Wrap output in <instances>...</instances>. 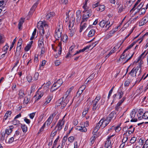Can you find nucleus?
Masks as SVG:
<instances>
[{
    "label": "nucleus",
    "mask_w": 148,
    "mask_h": 148,
    "mask_svg": "<svg viewBox=\"0 0 148 148\" xmlns=\"http://www.w3.org/2000/svg\"><path fill=\"white\" fill-rule=\"evenodd\" d=\"M75 47V46L74 45H73L71 46V47L70 48L69 52L66 55V58H67L69 57H71V56H73L71 54V53L72 51Z\"/></svg>",
    "instance_id": "obj_20"
},
{
    "label": "nucleus",
    "mask_w": 148,
    "mask_h": 148,
    "mask_svg": "<svg viewBox=\"0 0 148 148\" xmlns=\"http://www.w3.org/2000/svg\"><path fill=\"white\" fill-rule=\"evenodd\" d=\"M136 138L135 137H133L130 140V143L132 144L134 143L136 141Z\"/></svg>",
    "instance_id": "obj_59"
},
{
    "label": "nucleus",
    "mask_w": 148,
    "mask_h": 148,
    "mask_svg": "<svg viewBox=\"0 0 148 148\" xmlns=\"http://www.w3.org/2000/svg\"><path fill=\"white\" fill-rule=\"evenodd\" d=\"M100 127V126L99 125L98 123L96 126L94 128L92 132V134H95L97 132Z\"/></svg>",
    "instance_id": "obj_32"
},
{
    "label": "nucleus",
    "mask_w": 148,
    "mask_h": 148,
    "mask_svg": "<svg viewBox=\"0 0 148 148\" xmlns=\"http://www.w3.org/2000/svg\"><path fill=\"white\" fill-rule=\"evenodd\" d=\"M55 115V113H54L50 116L47 121L45 122V123H46L47 125H49L51 123Z\"/></svg>",
    "instance_id": "obj_15"
},
{
    "label": "nucleus",
    "mask_w": 148,
    "mask_h": 148,
    "mask_svg": "<svg viewBox=\"0 0 148 148\" xmlns=\"http://www.w3.org/2000/svg\"><path fill=\"white\" fill-rule=\"evenodd\" d=\"M63 119L62 120H59L58 122L55 127L57 129V130L60 132L64 126L65 120Z\"/></svg>",
    "instance_id": "obj_11"
},
{
    "label": "nucleus",
    "mask_w": 148,
    "mask_h": 148,
    "mask_svg": "<svg viewBox=\"0 0 148 148\" xmlns=\"http://www.w3.org/2000/svg\"><path fill=\"white\" fill-rule=\"evenodd\" d=\"M141 67L140 65L137 66L136 68H133L129 73V74L132 77H135L136 76L137 73H138L139 75L141 73Z\"/></svg>",
    "instance_id": "obj_4"
},
{
    "label": "nucleus",
    "mask_w": 148,
    "mask_h": 148,
    "mask_svg": "<svg viewBox=\"0 0 148 148\" xmlns=\"http://www.w3.org/2000/svg\"><path fill=\"white\" fill-rule=\"evenodd\" d=\"M63 30V25L61 24L59 25V28L56 30L55 34V36L56 40H58L59 38L62 36V34Z\"/></svg>",
    "instance_id": "obj_8"
},
{
    "label": "nucleus",
    "mask_w": 148,
    "mask_h": 148,
    "mask_svg": "<svg viewBox=\"0 0 148 148\" xmlns=\"http://www.w3.org/2000/svg\"><path fill=\"white\" fill-rule=\"evenodd\" d=\"M75 138V137L74 136H70L68 138V141L70 143H72L73 142Z\"/></svg>",
    "instance_id": "obj_47"
},
{
    "label": "nucleus",
    "mask_w": 148,
    "mask_h": 148,
    "mask_svg": "<svg viewBox=\"0 0 148 148\" xmlns=\"http://www.w3.org/2000/svg\"><path fill=\"white\" fill-rule=\"evenodd\" d=\"M18 95L19 98L21 99L23 98V97L25 95L24 91L22 90H19Z\"/></svg>",
    "instance_id": "obj_37"
},
{
    "label": "nucleus",
    "mask_w": 148,
    "mask_h": 148,
    "mask_svg": "<svg viewBox=\"0 0 148 148\" xmlns=\"http://www.w3.org/2000/svg\"><path fill=\"white\" fill-rule=\"evenodd\" d=\"M83 12L84 13L82 15V22H86L87 21L89 17L91 15L92 11L91 10H84Z\"/></svg>",
    "instance_id": "obj_3"
},
{
    "label": "nucleus",
    "mask_w": 148,
    "mask_h": 148,
    "mask_svg": "<svg viewBox=\"0 0 148 148\" xmlns=\"http://www.w3.org/2000/svg\"><path fill=\"white\" fill-rule=\"evenodd\" d=\"M71 99L70 97H65L64 95L62 97V99H60L58 101V103L60 104L61 105V107L63 108L69 102Z\"/></svg>",
    "instance_id": "obj_5"
},
{
    "label": "nucleus",
    "mask_w": 148,
    "mask_h": 148,
    "mask_svg": "<svg viewBox=\"0 0 148 148\" xmlns=\"http://www.w3.org/2000/svg\"><path fill=\"white\" fill-rule=\"evenodd\" d=\"M143 110L142 109H140L138 111V114H137V116H138V119H139V117L140 116H142L143 114Z\"/></svg>",
    "instance_id": "obj_53"
},
{
    "label": "nucleus",
    "mask_w": 148,
    "mask_h": 148,
    "mask_svg": "<svg viewBox=\"0 0 148 148\" xmlns=\"http://www.w3.org/2000/svg\"><path fill=\"white\" fill-rule=\"evenodd\" d=\"M61 38V40L64 43H66L67 42L68 37L65 34L62 35Z\"/></svg>",
    "instance_id": "obj_29"
},
{
    "label": "nucleus",
    "mask_w": 148,
    "mask_h": 148,
    "mask_svg": "<svg viewBox=\"0 0 148 148\" xmlns=\"http://www.w3.org/2000/svg\"><path fill=\"white\" fill-rule=\"evenodd\" d=\"M106 24V25L104 29L105 31H106L112 26V24H110V22L109 20L106 21L103 20L100 22L99 23V26L102 27H103Z\"/></svg>",
    "instance_id": "obj_7"
},
{
    "label": "nucleus",
    "mask_w": 148,
    "mask_h": 148,
    "mask_svg": "<svg viewBox=\"0 0 148 148\" xmlns=\"http://www.w3.org/2000/svg\"><path fill=\"white\" fill-rule=\"evenodd\" d=\"M55 15V13L53 12H51L48 13L45 16L46 18L49 20L51 18L54 16Z\"/></svg>",
    "instance_id": "obj_21"
},
{
    "label": "nucleus",
    "mask_w": 148,
    "mask_h": 148,
    "mask_svg": "<svg viewBox=\"0 0 148 148\" xmlns=\"http://www.w3.org/2000/svg\"><path fill=\"white\" fill-rule=\"evenodd\" d=\"M63 83L62 80L59 79L57 80L52 85L50 91L53 92L59 88Z\"/></svg>",
    "instance_id": "obj_6"
},
{
    "label": "nucleus",
    "mask_w": 148,
    "mask_h": 148,
    "mask_svg": "<svg viewBox=\"0 0 148 148\" xmlns=\"http://www.w3.org/2000/svg\"><path fill=\"white\" fill-rule=\"evenodd\" d=\"M95 30L94 29L91 30L89 32L88 36L89 37H91L94 36L95 33Z\"/></svg>",
    "instance_id": "obj_34"
},
{
    "label": "nucleus",
    "mask_w": 148,
    "mask_h": 148,
    "mask_svg": "<svg viewBox=\"0 0 148 148\" xmlns=\"http://www.w3.org/2000/svg\"><path fill=\"white\" fill-rule=\"evenodd\" d=\"M134 128H133L131 130V131H129L127 130L126 133H124V134H125L126 136H129L134 131Z\"/></svg>",
    "instance_id": "obj_41"
},
{
    "label": "nucleus",
    "mask_w": 148,
    "mask_h": 148,
    "mask_svg": "<svg viewBox=\"0 0 148 148\" xmlns=\"http://www.w3.org/2000/svg\"><path fill=\"white\" fill-rule=\"evenodd\" d=\"M13 128L12 126H10L9 128L6 129L5 130V133L7 134L8 136L12 131V129Z\"/></svg>",
    "instance_id": "obj_30"
},
{
    "label": "nucleus",
    "mask_w": 148,
    "mask_h": 148,
    "mask_svg": "<svg viewBox=\"0 0 148 148\" xmlns=\"http://www.w3.org/2000/svg\"><path fill=\"white\" fill-rule=\"evenodd\" d=\"M121 104H121V103L119 102L118 103L116 104V106L115 107L116 109L117 110H119L120 108V106L121 105Z\"/></svg>",
    "instance_id": "obj_61"
},
{
    "label": "nucleus",
    "mask_w": 148,
    "mask_h": 148,
    "mask_svg": "<svg viewBox=\"0 0 148 148\" xmlns=\"http://www.w3.org/2000/svg\"><path fill=\"white\" fill-rule=\"evenodd\" d=\"M116 116V113L114 112L113 111L109 114L106 118L110 122L112 120H114L115 119Z\"/></svg>",
    "instance_id": "obj_14"
},
{
    "label": "nucleus",
    "mask_w": 148,
    "mask_h": 148,
    "mask_svg": "<svg viewBox=\"0 0 148 148\" xmlns=\"http://www.w3.org/2000/svg\"><path fill=\"white\" fill-rule=\"evenodd\" d=\"M119 11L118 12L121 13L122 11H123L124 9V8L123 7V6L121 4H120L118 7Z\"/></svg>",
    "instance_id": "obj_44"
},
{
    "label": "nucleus",
    "mask_w": 148,
    "mask_h": 148,
    "mask_svg": "<svg viewBox=\"0 0 148 148\" xmlns=\"http://www.w3.org/2000/svg\"><path fill=\"white\" fill-rule=\"evenodd\" d=\"M76 130L82 132H85L87 131V129L86 128L82 126H77L76 127Z\"/></svg>",
    "instance_id": "obj_19"
},
{
    "label": "nucleus",
    "mask_w": 148,
    "mask_h": 148,
    "mask_svg": "<svg viewBox=\"0 0 148 148\" xmlns=\"http://www.w3.org/2000/svg\"><path fill=\"white\" fill-rule=\"evenodd\" d=\"M145 51L143 53L139 56V58L140 59L143 58L148 53V51L145 54Z\"/></svg>",
    "instance_id": "obj_62"
},
{
    "label": "nucleus",
    "mask_w": 148,
    "mask_h": 148,
    "mask_svg": "<svg viewBox=\"0 0 148 148\" xmlns=\"http://www.w3.org/2000/svg\"><path fill=\"white\" fill-rule=\"evenodd\" d=\"M96 138V136H94L91 138L90 140L92 144H93L94 143Z\"/></svg>",
    "instance_id": "obj_60"
},
{
    "label": "nucleus",
    "mask_w": 148,
    "mask_h": 148,
    "mask_svg": "<svg viewBox=\"0 0 148 148\" xmlns=\"http://www.w3.org/2000/svg\"><path fill=\"white\" fill-rule=\"evenodd\" d=\"M57 130V129L55 127V129L51 132V135H52V136H55L57 132L58 131V130Z\"/></svg>",
    "instance_id": "obj_57"
},
{
    "label": "nucleus",
    "mask_w": 148,
    "mask_h": 148,
    "mask_svg": "<svg viewBox=\"0 0 148 148\" xmlns=\"http://www.w3.org/2000/svg\"><path fill=\"white\" fill-rule=\"evenodd\" d=\"M91 45L87 46H86L84 48L82 49L79 50V52L80 53V52H83L85 51H86V50L90 49V47H91Z\"/></svg>",
    "instance_id": "obj_43"
},
{
    "label": "nucleus",
    "mask_w": 148,
    "mask_h": 148,
    "mask_svg": "<svg viewBox=\"0 0 148 148\" xmlns=\"http://www.w3.org/2000/svg\"><path fill=\"white\" fill-rule=\"evenodd\" d=\"M136 112L135 111H132L130 114V116L132 118L130 121L131 122H136L137 120V119L135 118Z\"/></svg>",
    "instance_id": "obj_17"
},
{
    "label": "nucleus",
    "mask_w": 148,
    "mask_h": 148,
    "mask_svg": "<svg viewBox=\"0 0 148 148\" xmlns=\"http://www.w3.org/2000/svg\"><path fill=\"white\" fill-rule=\"evenodd\" d=\"M148 21L147 17H144L139 22V26H142L145 24Z\"/></svg>",
    "instance_id": "obj_18"
},
{
    "label": "nucleus",
    "mask_w": 148,
    "mask_h": 148,
    "mask_svg": "<svg viewBox=\"0 0 148 148\" xmlns=\"http://www.w3.org/2000/svg\"><path fill=\"white\" fill-rule=\"evenodd\" d=\"M125 52H124V51L123 52V53L122 54L119 60H121L123 61H125V55L124 54V53Z\"/></svg>",
    "instance_id": "obj_51"
},
{
    "label": "nucleus",
    "mask_w": 148,
    "mask_h": 148,
    "mask_svg": "<svg viewBox=\"0 0 148 148\" xmlns=\"http://www.w3.org/2000/svg\"><path fill=\"white\" fill-rule=\"evenodd\" d=\"M38 3L37 1L34 4L30 9V11L29 12V13L31 14L33 12L35 11L36 8L37 7Z\"/></svg>",
    "instance_id": "obj_24"
},
{
    "label": "nucleus",
    "mask_w": 148,
    "mask_h": 148,
    "mask_svg": "<svg viewBox=\"0 0 148 148\" xmlns=\"http://www.w3.org/2000/svg\"><path fill=\"white\" fill-rule=\"evenodd\" d=\"M81 11L79 10H78L76 12L77 17L78 18L81 17Z\"/></svg>",
    "instance_id": "obj_49"
},
{
    "label": "nucleus",
    "mask_w": 148,
    "mask_h": 148,
    "mask_svg": "<svg viewBox=\"0 0 148 148\" xmlns=\"http://www.w3.org/2000/svg\"><path fill=\"white\" fill-rule=\"evenodd\" d=\"M30 100V97L29 95L26 96L24 99V103L27 104Z\"/></svg>",
    "instance_id": "obj_35"
},
{
    "label": "nucleus",
    "mask_w": 148,
    "mask_h": 148,
    "mask_svg": "<svg viewBox=\"0 0 148 148\" xmlns=\"http://www.w3.org/2000/svg\"><path fill=\"white\" fill-rule=\"evenodd\" d=\"M130 53H129L127 54L125 56V62L124 63H126L129 60H130L132 57L134 53L132 55L130 56H129Z\"/></svg>",
    "instance_id": "obj_31"
},
{
    "label": "nucleus",
    "mask_w": 148,
    "mask_h": 148,
    "mask_svg": "<svg viewBox=\"0 0 148 148\" xmlns=\"http://www.w3.org/2000/svg\"><path fill=\"white\" fill-rule=\"evenodd\" d=\"M24 22V19L22 18H21L18 24V28L19 29H21L22 26Z\"/></svg>",
    "instance_id": "obj_36"
},
{
    "label": "nucleus",
    "mask_w": 148,
    "mask_h": 148,
    "mask_svg": "<svg viewBox=\"0 0 148 148\" xmlns=\"http://www.w3.org/2000/svg\"><path fill=\"white\" fill-rule=\"evenodd\" d=\"M145 12V8H141L139 10L138 13L140 15L144 14Z\"/></svg>",
    "instance_id": "obj_52"
},
{
    "label": "nucleus",
    "mask_w": 148,
    "mask_h": 148,
    "mask_svg": "<svg viewBox=\"0 0 148 148\" xmlns=\"http://www.w3.org/2000/svg\"><path fill=\"white\" fill-rule=\"evenodd\" d=\"M116 29H114L111 30L110 32L107 35L106 38H108L112 36V35L116 32Z\"/></svg>",
    "instance_id": "obj_28"
},
{
    "label": "nucleus",
    "mask_w": 148,
    "mask_h": 148,
    "mask_svg": "<svg viewBox=\"0 0 148 148\" xmlns=\"http://www.w3.org/2000/svg\"><path fill=\"white\" fill-rule=\"evenodd\" d=\"M88 110V108H85L82 113V116H84L87 113Z\"/></svg>",
    "instance_id": "obj_63"
},
{
    "label": "nucleus",
    "mask_w": 148,
    "mask_h": 148,
    "mask_svg": "<svg viewBox=\"0 0 148 148\" xmlns=\"http://www.w3.org/2000/svg\"><path fill=\"white\" fill-rule=\"evenodd\" d=\"M51 100V97L50 96H48L46 99V101L44 103V106H46L49 103Z\"/></svg>",
    "instance_id": "obj_40"
},
{
    "label": "nucleus",
    "mask_w": 148,
    "mask_h": 148,
    "mask_svg": "<svg viewBox=\"0 0 148 148\" xmlns=\"http://www.w3.org/2000/svg\"><path fill=\"white\" fill-rule=\"evenodd\" d=\"M44 93V92L43 91H38L36 95H35V96L36 97V100L37 101L40 99L43 95Z\"/></svg>",
    "instance_id": "obj_16"
},
{
    "label": "nucleus",
    "mask_w": 148,
    "mask_h": 148,
    "mask_svg": "<svg viewBox=\"0 0 148 148\" xmlns=\"http://www.w3.org/2000/svg\"><path fill=\"white\" fill-rule=\"evenodd\" d=\"M73 89V87H72L69 88L66 92V94L65 95V97H70V96H69V94L70 93L71 91Z\"/></svg>",
    "instance_id": "obj_39"
},
{
    "label": "nucleus",
    "mask_w": 148,
    "mask_h": 148,
    "mask_svg": "<svg viewBox=\"0 0 148 148\" xmlns=\"http://www.w3.org/2000/svg\"><path fill=\"white\" fill-rule=\"evenodd\" d=\"M114 129L116 132H118L121 130V128L119 126H117L116 127H114Z\"/></svg>",
    "instance_id": "obj_54"
},
{
    "label": "nucleus",
    "mask_w": 148,
    "mask_h": 148,
    "mask_svg": "<svg viewBox=\"0 0 148 148\" xmlns=\"http://www.w3.org/2000/svg\"><path fill=\"white\" fill-rule=\"evenodd\" d=\"M73 89V87H72L69 88L66 92V94L65 95V97H70V96H69V94L70 93L71 91Z\"/></svg>",
    "instance_id": "obj_38"
},
{
    "label": "nucleus",
    "mask_w": 148,
    "mask_h": 148,
    "mask_svg": "<svg viewBox=\"0 0 148 148\" xmlns=\"http://www.w3.org/2000/svg\"><path fill=\"white\" fill-rule=\"evenodd\" d=\"M39 76V74L38 73H36L33 77V79L35 80H36L38 79Z\"/></svg>",
    "instance_id": "obj_56"
},
{
    "label": "nucleus",
    "mask_w": 148,
    "mask_h": 148,
    "mask_svg": "<svg viewBox=\"0 0 148 148\" xmlns=\"http://www.w3.org/2000/svg\"><path fill=\"white\" fill-rule=\"evenodd\" d=\"M135 44V42H133L129 46L127 47V48L124 50V52H126L128 49L131 48Z\"/></svg>",
    "instance_id": "obj_55"
},
{
    "label": "nucleus",
    "mask_w": 148,
    "mask_h": 148,
    "mask_svg": "<svg viewBox=\"0 0 148 148\" xmlns=\"http://www.w3.org/2000/svg\"><path fill=\"white\" fill-rule=\"evenodd\" d=\"M62 43L61 42H59L58 45V47H59L58 54H61L62 52V49L61 47Z\"/></svg>",
    "instance_id": "obj_50"
},
{
    "label": "nucleus",
    "mask_w": 148,
    "mask_h": 148,
    "mask_svg": "<svg viewBox=\"0 0 148 148\" xmlns=\"http://www.w3.org/2000/svg\"><path fill=\"white\" fill-rule=\"evenodd\" d=\"M21 128L23 131L26 132L27 131V127L25 124H21Z\"/></svg>",
    "instance_id": "obj_42"
},
{
    "label": "nucleus",
    "mask_w": 148,
    "mask_h": 148,
    "mask_svg": "<svg viewBox=\"0 0 148 148\" xmlns=\"http://www.w3.org/2000/svg\"><path fill=\"white\" fill-rule=\"evenodd\" d=\"M114 131V126H112L110 128L108 129L107 131V133L108 134L110 133L111 132H113Z\"/></svg>",
    "instance_id": "obj_46"
},
{
    "label": "nucleus",
    "mask_w": 148,
    "mask_h": 148,
    "mask_svg": "<svg viewBox=\"0 0 148 148\" xmlns=\"http://www.w3.org/2000/svg\"><path fill=\"white\" fill-rule=\"evenodd\" d=\"M44 114H42L39 116L38 119V123H40L42 121V119L44 117Z\"/></svg>",
    "instance_id": "obj_48"
},
{
    "label": "nucleus",
    "mask_w": 148,
    "mask_h": 148,
    "mask_svg": "<svg viewBox=\"0 0 148 148\" xmlns=\"http://www.w3.org/2000/svg\"><path fill=\"white\" fill-rule=\"evenodd\" d=\"M145 37H147V38H148V32L146 33H145L142 37L140 39L138 40H140L141 39V40L140 42L139 43H140L143 40V39L145 38Z\"/></svg>",
    "instance_id": "obj_58"
},
{
    "label": "nucleus",
    "mask_w": 148,
    "mask_h": 148,
    "mask_svg": "<svg viewBox=\"0 0 148 148\" xmlns=\"http://www.w3.org/2000/svg\"><path fill=\"white\" fill-rule=\"evenodd\" d=\"M128 137L125 134H124L123 138L122 140V143H123L126 144V142L128 140Z\"/></svg>",
    "instance_id": "obj_45"
},
{
    "label": "nucleus",
    "mask_w": 148,
    "mask_h": 148,
    "mask_svg": "<svg viewBox=\"0 0 148 148\" xmlns=\"http://www.w3.org/2000/svg\"><path fill=\"white\" fill-rule=\"evenodd\" d=\"M105 6L103 5H99L98 7L96 8V10L97 11L102 12L105 9Z\"/></svg>",
    "instance_id": "obj_27"
},
{
    "label": "nucleus",
    "mask_w": 148,
    "mask_h": 148,
    "mask_svg": "<svg viewBox=\"0 0 148 148\" xmlns=\"http://www.w3.org/2000/svg\"><path fill=\"white\" fill-rule=\"evenodd\" d=\"M115 134L109 136L106 139V140L105 144V147L106 148H111L112 143L111 141L112 140V137L114 136Z\"/></svg>",
    "instance_id": "obj_9"
},
{
    "label": "nucleus",
    "mask_w": 148,
    "mask_h": 148,
    "mask_svg": "<svg viewBox=\"0 0 148 148\" xmlns=\"http://www.w3.org/2000/svg\"><path fill=\"white\" fill-rule=\"evenodd\" d=\"M101 98V96L100 95H97L95 98L92 101L89 102V104L92 103V110L95 111L98 110L100 107V105L98 102Z\"/></svg>",
    "instance_id": "obj_1"
},
{
    "label": "nucleus",
    "mask_w": 148,
    "mask_h": 148,
    "mask_svg": "<svg viewBox=\"0 0 148 148\" xmlns=\"http://www.w3.org/2000/svg\"><path fill=\"white\" fill-rule=\"evenodd\" d=\"M85 22H82V21L81 23V27L79 30V32H81L87 26V24L86 23H85Z\"/></svg>",
    "instance_id": "obj_22"
},
{
    "label": "nucleus",
    "mask_w": 148,
    "mask_h": 148,
    "mask_svg": "<svg viewBox=\"0 0 148 148\" xmlns=\"http://www.w3.org/2000/svg\"><path fill=\"white\" fill-rule=\"evenodd\" d=\"M22 42V39L19 38L18 40V42L17 46H21Z\"/></svg>",
    "instance_id": "obj_64"
},
{
    "label": "nucleus",
    "mask_w": 148,
    "mask_h": 148,
    "mask_svg": "<svg viewBox=\"0 0 148 148\" xmlns=\"http://www.w3.org/2000/svg\"><path fill=\"white\" fill-rule=\"evenodd\" d=\"M38 28L39 30V32L41 36H43L44 34V28L48 27V25L45 22L40 21L37 24Z\"/></svg>",
    "instance_id": "obj_2"
},
{
    "label": "nucleus",
    "mask_w": 148,
    "mask_h": 148,
    "mask_svg": "<svg viewBox=\"0 0 148 148\" xmlns=\"http://www.w3.org/2000/svg\"><path fill=\"white\" fill-rule=\"evenodd\" d=\"M8 136L7 134H6L5 132H3L1 133V140L2 141L4 140L6 142L7 140V137Z\"/></svg>",
    "instance_id": "obj_25"
},
{
    "label": "nucleus",
    "mask_w": 148,
    "mask_h": 148,
    "mask_svg": "<svg viewBox=\"0 0 148 148\" xmlns=\"http://www.w3.org/2000/svg\"><path fill=\"white\" fill-rule=\"evenodd\" d=\"M11 114L12 112L11 111H7L5 114L3 120H5L8 118L10 117Z\"/></svg>",
    "instance_id": "obj_26"
},
{
    "label": "nucleus",
    "mask_w": 148,
    "mask_h": 148,
    "mask_svg": "<svg viewBox=\"0 0 148 148\" xmlns=\"http://www.w3.org/2000/svg\"><path fill=\"white\" fill-rule=\"evenodd\" d=\"M116 116V113L114 112L113 111L109 114L106 118L110 122L112 120H114L115 119Z\"/></svg>",
    "instance_id": "obj_13"
},
{
    "label": "nucleus",
    "mask_w": 148,
    "mask_h": 148,
    "mask_svg": "<svg viewBox=\"0 0 148 148\" xmlns=\"http://www.w3.org/2000/svg\"><path fill=\"white\" fill-rule=\"evenodd\" d=\"M33 42V41H31L25 47V49L26 51H28L29 50L31 47L32 45V44Z\"/></svg>",
    "instance_id": "obj_33"
},
{
    "label": "nucleus",
    "mask_w": 148,
    "mask_h": 148,
    "mask_svg": "<svg viewBox=\"0 0 148 148\" xmlns=\"http://www.w3.org/2000/svg\"><path fill=\"white\" fill-rule=\"evenodd\" d=\"M110 122L106 118H103L99 122L98 124L100 127L103 128L106 126Z\"/></svg>",
    "instance_id": "obj_10"
},
{
    "label": "nucleus",
    "mask_w": 148,
    "mask_h": 148,
    "mask_svg": "<svg viewBox=\"0 0 148 148\" xmlns=\"http://www.w3.org/2000/svg\"><path fill=\"white\" fill-rule=\"evenodd\" d=\"M69 28L70 32H69V35L70 36H72L74 34L76 31L73 24L70 23L69 25Z\"/></svg>",
    "instance_id": "obj_12"
},
{
    "label": "nucleus",
    "mask_w": 148,
    "mask_h": 148,
    "mask_svg": "<svg viewBox=\"0 0 148 148\" xmlns=\"http://www.w3.org/2000/svg\"><path fill=\"white\" fill-rule=\"evenodd\" d=\"M148 119V111L145 112L144 114L142 115V116H140L139 117V119L141 120L142 119Z\"/></svg>",
    "instance_id": "obj_23"
}]
</instances>
